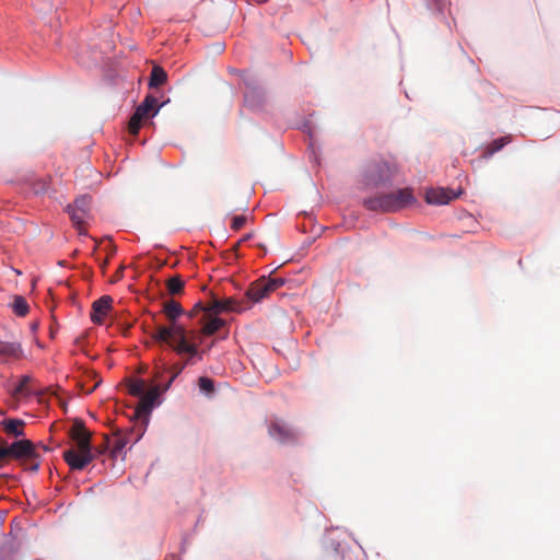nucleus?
<instances>
[{"instance_id":"obj_1","label":"nucleus","mask_w":560,"mask_h":560,"mask_svg":"<svg viewBox=\"0 0 560 560\" xmlns=\"http://www.w3.org/2000/svg\"><path fill=\"white\" fill-rule=\"evenodd\" d=\"M162 313L168 320V325H156L152 332V339L159 345H165L178 355H188L187 363L191 358L199 355L198 342L195 340L196 330L187 329L185 325L177 322L184 314V308L175 300H167L163 303Z\"/></svg>"},{"instance_id":"obj_2","label":"nucleus","mask_w":560,"mask_h":560,"mask_svg":"<svg viewBox=\"0 0 560 560\" xmlns=\"http://www.w3.org/2000/svg\"><path fill=\"white\" fill-rule=\"evenodd\" d=\"M69 436L77 448L67 450L63 453V459L71 469L82 470L95 458L91 445V432L82 420L77 419L69 431Z\"/></svg>"},{"instance_id":"obj_3","label":"nucleus","mask_w":560,"mask_h":560,"mask_svg":"<svg viewBox=\"0 0 560 560\" xmlns=\"http://www.w3.org/2000/svg\"><path fill=\"white\" fill-rule=\"evenodd\" d=\"M416 201L410 188H401L396 191L375 195L363 200V206L375 212H396Z\"/></svg>"},{"instance_id":"obj_4","label":"nucleus","mask_w":560,"mask_h":560,"mask_svg":"<svg viewBox=\"0 0 560 560\" xmlns=\"http://www.w3.org/2000/svg\"><path fill=\"white\" fill-rule=\"evenodd\" d=\"M395 164L380 161L370 164L365 171L364 182L368 186L377 187L392 180L396 175Z\"/></svg>"},{"instance_id":"obj_5","label":"nucleus","mask_w":560,"mask_h":560,"mask_svg":"<svg viewBox=\"0 0 560 560\" xmlns=\"http://www.w3.org/2000/svg\"><path fill=\"white\" fill-rule=\"evenodd\" d=\"M161 104H159V101L153 95H147L142 103L136 108V112L130 117L129 124H128V130L131 135L137 136L140 128L141 122L143 119H147L149 117H154L160 108Z\"/></svg>"},{"instance_id":"obj_6","label":"nucleus","mask_w":560,"mask_h":560,"mask_svg":"<svg viewBox=\"0 0 560 560\" xmlns=\"http://www.w3.org/2000/svg\"><path fill=\"white\" fill-rule=\"evenodd\" d=\"M283 283L284 280L282 278L261 277L249 285L246 295L250 301L258 303L267 298L271 292L282 287Z\"/></svg>"},{"instance_id":"obj_7","label":"nucleus","mask_w":560,"mask_h":560,"mask_svg":"<svg viewBox=\"0 0 560 560\" xmlns=\"http://www.w3.org/2000/svg\"><path fill=\"white\" fill-rule=\"evenodd\" d=\"M92 198L88 195L80 196L73 202L67 207V211L73 225L77 228L79 233H83V225L85 218L89 215L91 209Z\"/></svg>"},{"instance_id":"obj_8","label":"nucleus","mask_w":560,"mask_h":560,"mask_svg":"<svg viewBox=\"0 0 560 560\" xmlns=\"http://www.w3.org/2000/svg\"><path fill=\"white\" fill-rule=\"evenodd\" d=\"M269 435L279 443H291L298 439L296 431L280 419L270 421Z\"/></svg>"},{"instance_id":"obj_9","label":"nucleus","mask_w":560,"mask_h":560,"mask_svg":"<svg viewBox=\"0 0 560 560\" xmlns=\"http://www.w3.org/2000/svg\"><path fill=\"white\" fill-rule=\"evenodd\" d=\"M213 314L214 313H210V315L207 316L206 319L200 320V324H202V326L199 332L196 331L195 338V340L198 342V346L201 343V336H211L225 325L224 319L215 317L213 316ZM198 352L199 355H197V358L201 360V352L199 350Z\"/></svg>"},{"instance_id":"obj_10","label":"nucleus","mask_w":560,"mask_h":560,"mask_svg":"<svg viewBox=\"0 0 560 560\" xmlns=\"http://www.w3.org/2000/svg\"><path fill=\"white\" fill-rule=\"evenodd\" d=\"M245 310V306L242 302L228 298L224 300H213L208 305V313L206 312V315H210V313L219 314L223 312H242Z\"/></svg>"},{"instance_id":"obj_11","label":"nucleus","mask_w":560,"mask_h":560,"mask_svg":"<svg viewBox=\"0 0 560 560\" xmlns=\"http://www.w3.org/2000/svg\"><path fill=\"white\" fill-rule=\"evenodd\" d=\"M161 390H163V388H161L160 385H155L151 387L149 390H144V393L140 397V401L136 409V413L138 416L150 413L152 408L154 407L155 401L160 396Z\"/></svg>"},{"instance_id":"obj_12","label":"nucleus","mask_w":560,"mask_h":560,"mask_svg":"<svg viewBox=\"0 0 560 560\" xmlns=\"http://www.w3.org/2000/svg\"><path fill=\"white\" fill-rule=\"evenodd\" d=\"M113 299L109 295H103L92 304L91 320L94 324H103L105 316L112 308Z\"/></svg>"},{"instance_id":"obj_13","label":"nucleus","mask_w":560,"mask_h":560,"mask_svg":"<svg viewBox=\"0 0 560 560\" xmlns=\"http://www.w3.org/2000/svg\"><path fill=\"white\" fill-rule=\"evenodd\" d=\"M25 424L26 423L24 420L15 419V418H7L0 422L2 430L5 432V434L8 436H11V438L24 436L25 435V432H24Z\"/></svg>"},{"instance_id":"obj_14","label":"nucleus","mask_w":560,"mask_h":560,"mask_svg":"<svg viewBox=\"0 0 560 560\" xmlns=\"http://www.w3.org/2000/svg\"><path fill=\"white\" fill-rule=\"evenodd\" d=\"M455 198V195L444 188L431 189L425 195L427 202L432 205H446Z\"/></svg>"},{"instance_id":"obj_15","label":"nucleus","mask_w":560,"mask_h":560,"mask_svg":"<svg viewBox=\"0 0 560 560\" xmlns=\"http://www.w3.org/2000/svg\"><path fill=\"white\" fill-rule=\"evenodd\" d=\"M22 355V349L18 342L0 341V357L5 359H19Z\"/></svg>"},{"instance_id":"obj_16","label":"nucleus","mask_w":560,"mask_h":560,"mask_svg":"<svg viewBox=\"0 0 560 560\" xmlns=\"http://www.w3.org/2000/svg\"><path fill=\"white\" fill-rule=\"evenodd\" d=\"M511 142V136H504L490 142L483 150L481 156L489 159L494 153L499 152L504 145Z\"/></svg>"},{"instance_id":"obj_17","label":"nucleus","mask_w":560,"mask_h":560,"mask_svg":"<svg viewBox=\"0 0 560 560\" xmlns=\"http://www.w3.org/2000/svg\"><path fill=\"white\" fill-rule=\"evenodd\" d=\"M167 81V73L165 70L160 66H153L149 79V86L151 89H156L163 84H165Z\"/></svg>"},{"instance_id":"obj_18","label":"nucleus","mask_w":560,"mask_h":560,"mask_svg":"<svg viewBox=\"0 0 560 560\" xmlns=\"http://www.w3.org/2000/svg\"><path fill=\"white\" fill-rule=\"evenodd\" d=\"M244 100L247 106L256 108L265 102V93L261 89L253 88L245 93Z\"/></svg>"},{"instance_id":"obj_19","label":"nucleus","mask_w":560,"mask_h":560,"mask_svg":"<svg viewBox=\"0 0 560 560\" xmlns=\"http://www.w3.org/2000/svg\"><path fill=\"white\" fill-rule=\"evenodd\" d=\"M183 359H184V362L183 363H176L174 364L173 366H171L170 369V372L172 373V376L171 378L168 380V382L163 386V392L167 390L170 388V386L172 385V383L174 382V380L182 373V371L184 370V368L188 364H192V360L194 358H191L190 360V363H187V359H188V355H180Z\"/></svg>"},{"instance_id":"obj_20","label":"nucleus","mask_w":560,"mask_h":560,"mask_svg":"<svg viewBox=\"0 0 560 560\" xmlns=\"http://www.w3.org/2000/svg\"><path fill=\"white\" fill-rule=\"evenodd\" d=\"M184 285L185 282L179 275H176L166 281L167 291L172 295L180 294Z\"/></svg>"},{"instance_id":"obj_21","label":"nucleus","mask_w":560,"mask_h":560,"mask_svg":"<svg viewBox=\"0 0 560 560\" xmlns=\"http://www.w3.org/2000/svg\"><path fill=\"white\" fill-rule=\"evenodd\" d=\"M12 308L18 316H25L28 313V304L26 300L21 295H15L12 304Z\"/></svg>"},{"instance_id":"obj_22","label":"nucleus","mask_w":560,"mask_h":560,"mask_svg":"<svg viewBox=\"0 0 560 560\" xmlns=\"http://www.w3.org/2000/svg\"><path fill=\"white\" fill-rule=\"evenodd\" d=\"M145 390V382L143 380H133L130 381L128 385V392L130 395L136 397H141V395Z\"/></svg>"},{"instance_id":"obj_23","label":"nucleus","mask_w":560,"mask_h":560,"mask_svg":"<svg viewBox=\"0 0 560 560\" xmlns=\"http://www.w3.org/2000/svg\"><path fill=\"white\" fill-rule=\"evenodd\" d=\"M109 445H110V455H112V457L116 458L122 452V450L126 447L127 441L122 436H116L115 440L113 441V443L112 444L109 443Z\"/></svg>"},{"instance_id":"obj_24","label":"nucleus","mask_w":560,"mask_h":560,"mask_svg":"<svg viewBox=\"0 0 560 560\" xmlns=\"http://www.w3.org/2000/svg\"><path fill=\"white\" fill-rule=\"evenodd\" d=\"M31 382V377L25 375L21 378L18 386L14 388V394L16 396H25L28 395L31 392L28 389V383Z\"/></svg>"},{"instance_id":"obj_25","label":"nucleus","mask_w":560,"mask_h":560,"mask_svg":"<svg viewBox=\"0 0 560 560\" xmlns=\"http://www.w3.org/2000/svg\"><path fill=\"white\" fill-rule=\"evenodd\" d=\"M198 386L201 392L206 394H212L214 392V383L211 378L207 376H201L198 380Z\"/></svg>"},{"instance_id":"obj_26","label":"nucleus","mask_w":560,"mask_h":560,"mask_svg":"<svg viewBox=\"0 0 560 560\" xmlns=\"http://www.w3.org/2000/svg\"><path fill=\"white\" fill-rule=\"evenodd\" d=\"M208 313V306H203L201 302H198L197 304H195V306L188 312V317H195L199 314H201V318L200 320H203L206 319V317L208 315H206L205 313Z\"/></svg>"},{"instance_id":"obj_27","label":"nucleus","mask_w":560,"mask_h":560,"mask_svg":"<svg viewBox=\"0 0 560 560\" xmlns=\"http://www.w3.org/2000/svg\"><path fill=\"white\" fill-rule=\"evenodd\" d=\"M246 221L247 218L245 215H235L232 219L231 229H233L234 231H238L245 225Z\"/></svg>"},{"instance_id":"obj_28","label":"nucleus","mask_w":560,"mask_h":560,"mask_svg":"<svg viewBox=\"0 0 560 560\" xmlns=\"http://www.w3.org/2000/svg\"><path fill=\"white\" fill-rule=\"evenodd\" d=\"M48 189V183L45 179H40L37 185L34 187L35 194L46 192Z\"/></svg>"},{"instance_id":"obj_29","label":"nucleus","mask_w":560,"mask_h":560,"mask_svg":"<svg viewBox=\"0 0 560 560\" xmlns=\"http://www.w3.org/2000/svg\"><path fill=\"white\" fill-rule=\"evenodd\" d=\"M108 447H110L109 445V439L107 436H105V443L104 445L100 446L96 448V453L97 454H102L104 453Z\"/></svg>"},{"instance_id":"obj_30","label":"nucleus","mask_w":560,"mask_h":560,"mask_svg":"<svg viewBox=\"0 0 560 560\" xmlns=\"http://www.w3.org/2000/svg\"><path fill=\"white\" fill-rule=\"evenodd\" d=\"M31 460H32V463H31V465L28 466V469H30L31 471L36 472V471L39 469V462L37 460V458H36V459H31Z\"/></svg>"},{"instance_id":"obj_31","label":"nucleus","mask_w":560,"mask_h":560,"mask_svg":"<svg viewBox=\"0 0 560 560\" xmlns=\"http://www.w3.org/2000/svg\"><path fill=\"white\" fill-rule=\"evenodd\" d=\"M124 266H120L119 269L116 271L115 277L116 279H121L124 276Z\"/></svg>"},{"instance_id":"obj_32","label":"nucleus","mask_w":560,"mask_h":560,"mask_svg":"<svg viewBox=\"0 0 560 560\" xmlns=\"http://www.w3.org/2000/svg\"><path fill=\"white\" fill-rule=\"evenodd\" d=\"M108 265V258H106L102 264H101V268L103 270H105L106 266Z\"/></svg>"},{"instance_id":"obj_33","label":"nucleus","mask_w":560,"mask_h":560,"mask_svg":"<svg viewBox=\"0 0 560 560\" xmlns=\"http://www.w3.org/2000/svg\"><path fill=\"white\" fill-rule=\"evenodd\" d=\"M249 237H250V235H246V236H244V238H242V240L236 244V247H237L242 242L249 240Z\"/></svg>"},{"instance_id":"obj_34","label":"nucleus","mask_w":560,"mask_h":560,"mask_svg":"<svg viewBox=\"0 0 560 560\" xmlns=\"http://www.w3.org/2000/svg\"><path fill=\"white\" fill-rule=\"evenodd\" d=\"M161 374H162V372H160V371H159V372H156V374H155V376H154L156 381H158V380H160Z\"/></svg>"},{"instance_id":"obj_35","label":"nucleus","mask_w":560,"mask_h":560,"mask_svg":"<svg viewBox=\"0 0 560 560\" xmlns=\"http://www.w3.org/2000/svg\"><path fill=\"white\" fill-rule=\"evenodd\" d=\"M44 451L48 452L49 451V447L48 446H43Z\"/></svg>"}]
</instances>
